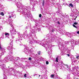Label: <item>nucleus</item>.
Segmentation results:
<instances>
[{"label":"nucleus","instance_id":"obj_1","mask_svg":"<svg viewBox=\"0 0 79 79\" xmlns=\"http://www.w3.org/2000/svg\"><path fill=\"white\" fill-rule=\"evenodd\" d=\"M47 38L48 39L46 41L45 39H44L41 41L37 40L36 43L44 47L46 49V50H48V54H50L49 56H50L52 53V42H56L57 44H60V40H58V38L55 35H53V34H49L47 35Z\"/></svg>","mask_w":79,"mask_h":79},{"label":"nucleus","instance_id":"obj_2","mask_svg":"<svg viewBox=\"0 0 79 79\" xmlns=\"http://www.w3.org/2000/svg\"><path fill=\"white\" fill-rule=\"evenodd\" d=\"M9 1H13V0H9ZM15 2L16 3V5L18 8H19V10L23 15V16L25 18H28L31 19H33V16L31 13L30 11L28 10V7L22 5L21 3L19 2L18 0H15Z\"/></svg>","mask_w":79,"mask_h":79},{"label":"nucleus","instance_id":"obj_3","mask_svg":"<svg viewBox=\"0 0 79 79\" xmlns=\"http://www.w3.org/2000/svg\"><path fill=\"white\" fill-rule=\"evenodd\" d=\"M7 49L8 51H9V60L11 61H13V62H19V60H20V58L19 57H14L13 56H12L13 55V52L12 50L13 49V43L12 42H10V46H9L7 48Z\"/></svg>","mask_w":79,"mask_h":79},{"label":"nucleus","instance_id":"obj_4","mask_svg":"<svg viewBox=\"0 0 79 79\" xmlns=\"http://www.w3.org/2000/svg\"><path fill=\"white\" fill-rule=\"evenodd\" d=\"M37 32L35 31V29H33L32 28H30V36L29 37V43L31 44H33L34 43H37V40H35L33 39L32 38V34H34L35 35V34Z\"/></svg>","mask_w":79,"mask_h":79},{"label":"nucleus","instance_id":"obj_5","mask_svg":"<svg viewBox=\"0 0 79 79\" xmlns=\"http://www.w3.org/2000/svg\"><path fill=\"white\" fill-rule=\"evenodd\" d=\"M69 41H64L63 40H60V44H58L60 45H61V46H62L63 48L61 47H60V50H63V51L64 52H66V51H67L68 50V49L64 48V47H65V46H66V45H68V43H69Z\"/></svg>","mask_w":79,"mask_h":79},{"label":"nucleus","instance_id":"obj_6","mask_svg":"<svg viewBox=\"0 0 79 79\" xmlns=\"http://www.w3.org/2000/svg\"><path fill=\"white\" fill-rule=\"evenodd\" d=\"M9 14V19H10V20L7 19L6 22L9 24H12V22H11V21H13L12 18L15 19V18H16V15L14 14L13 12H10Z\"/></svg>","mask_w":79,"mask_h":79},{"label":"nucleus","instance_id":"obj_7","mask_svg":"<svg viewBox=\"0 0 79 79\" xmlns=\"http://www.w3.org/2000/svg\"><path fill=\"white\" fill-rule=\"evenodd\" d=\"M33 21H35V26L33 27V28L35 29V31H37L38 32H40L41 30V29L40 28H37L38 26H39V21L38 20H35V19H33Z\"/></svg>","mask_w":79,"mask_h":79},{"label":"nucleus","instance_id":"obj_8","mask_svg":"<svg viewBox=\"0 0 79 79\" xmlns=\"http://www.w3.org/2000/svg\"><path fill=\"white\" fill-rule=\"evenodd\" d=\"M10 56H6L5 59L3 60L1 59V56L0 55V64H3V63H6V62H8V58L9 60V58H10Z\"/></svg>","mask_w":79,"mask_h":79},{"label":"nucleus","instance_id":"obj_9","mask_svg":"<svg viewBox=\"0 0 79 79\" xmlns=\"http://www.w3.org/2000/svg\"><path fill=\"white\" fill-rule=\"evenodd\" d=\"M22 37H23V35L22 34H19V35L18 39H17L15 40L16 43L19 44L20 46L22 45L21 43V41L22 40Z\"/></svg>","mask_w":79,"mask_h":79},{"label":"nucleus","instance_id":"obj_10","mask_svg":"<svg viewBox=\"0 0 79 79\" xmlns=\"http://www.w3.org/2000/svg\"><path fill=\"white\" fill-rule=\"evenodd\" d=\"M70 41L71 44V45L73 47L79 44V40L77 41H75L73 40V39H71L70 40Z\"/></svg>","mask_w":79,"mask_h":79},{"label":"nucleus","instance_id":"obj_11","mask_svg":"<svg viewBox=\"0 0 79 79\" xmlns=\"http://www.w3.org/2000/svg\"><path fill=\"white\" fill-rule=\"evenodd\" d=\"M14 66L15 68H19V67H24L23 65L19 62H14Z\"/></svg>","mask_w":79,"mask_h":79},{"label":"nucleus","instance_id":"obj_12","mask_svg":"<svg viewBox=\"0 0 79 79\" xmlns=\"http://www.w3.org/2000/svg\"><path fill=\"white\" fill-rule=\"evenodd\" d=\"M15 71V69L14 68H11L10 69H6V72H7L9 75H10L12 74V73L14 72Z\"/></svg>","mask_w":79,"mask_h":79},{"label":"nucleus","instance_id":"obj_13","mask_svg":"<svg viewBox=\"0 0 79 79\" xmlns=\"http://www.w3.org/2000/svg\"><path fill=\"white\" fill-rule=\"evenodd\" d=\"M0 67H1V68L2 69V70L4 71L3 73V75L4 76H5V73L6 72V69H6V66L5 64H3V63L2 64H0Z\"/></svg>","mask_w":79,"mask_h":79},{"label":"nucleus","instance_id":"obj_14","mask_svg":"<svg viewBox=\"0 0 79 79\" xmlns=\"http://www.w3.org/2000/svg\"><path fill=\"white\" fill-rule=\"evenodd\" d=\"M10 32L11 35H16V29L12 28L10 29Z\"/></svg>","mask_w":79,"mask_h":79},{"label":"nucleus","instance_id":"obj_15","mask_svg":"<svg viewBox=\"0 0 79 79\" xmlns=\"http://www.w3.org/2000/svg\"><path fill=\"white\" fill-rule=\"evenodd\" d=\"M24 52L26 54H27V53H28V51L29 50V48L27 47V46L26 45H24Z\"/></svg>","mask_w":79,"mask_h":79},{"label":"nucleus","instance_id":"obj_16","mask_svg":"<svg viewBox=\"0 0 79 79\" xmlns=\"http://www.w3.org/2000/svg\"><path fill=\"white\" fill-rule=\"evenodd\" d=\"M59 12H57V13L59 16H60V18H62V17H63V16H64V15L63 14V13L60 12H61V10H59Z\"/></svg>","mask_w":79,"mask_h":79},{"label":"nucleus","instance_id":"obj_17","mask_svg":"<svg viewBox=\"0 0 79 79\" xmlns=\"http://www.w3.org/2000/svg\"><path fill=\"white\" fill-rule=\"evenodd\" d=\"M1 44L0 43V50H1V51H2V54L1 55H0L1 57L2 56V55H4V53L5 52V49L4 48H3L2 47H1Z\"/></svg>","mask_w":79,"mask_h":79},{"label":"nucleus","instance_id":"obj_18","mask_svg":"<svg viewBox=\"0 0 79 79\" xmlns=\"http://www.w3.org/2000/svg\"><path fill=\"white\" fill-rule=\"evenodd\" d=\"M48 27L49 29L52 32H53L55 31V28L53 27L52 26H48Z\"/></svg>","mask_w":79,"mask_h":79},{"label":"nucleus","instance_id":"obj_19","mask_svg":"<svg viewBox=\"0 0 79 79\" xmlns=\"http://www.w3.org/2000/svg\"><path fill=\"white\" fill-rule=\"evenodd\" d=\"M73 74L74 76H79V72L76 70L75 71H73Z\"/></svg>","mask_w":79,"mask_h":79},{"label":"nucleus","instance_id":"obj_20","mask_svg":"<svg viewBox=\"0 0 79 79\" xmlns=\"http://www.w3.org/2000/svg\"><path fill=\"white\" fill-rule=\"evenodd\" d=\"M51 5L52 6H53V5H58V6H59L58 8H59V9H60V5L59 4H58L57 3H55V2H51Z\"/></svg>","mask_w":79,"mask_h":79},{"label":"nucleus","instance_id":"obj_21","mask_svg":"<svg viewBox=\"0 0 79 79\" xmlns=\"http://www.w3.org/2000/svg\"><path fill=\"white\" fill-rule=\"evenodd\" d=\"M33 2L32 3H31L32 4L34 5V6H35V5H37V3H38V2L37 1L35 0H33Z\"/></svg>","mask_w":79,"mask_h":79},{"label":"nucleus","instance_id":"obj_22","mask_svg":"<svg viewBox=\"0 0 79 79\" xmlns=\"http://www.w3.org/2000/svg\"><path fill=\"white\" fill-rule=\"evenodd\" d=\"M72 63H76V61H77V60L76 59V58H75L74 57H73V58H72Z\"/></svg>","mask_w":79,"mask_h":79},{"label":"nucleus","instance_id":"obj_23","mask_svg":"<svg viewBox=\"0 0 79 79\" xmlns=\"http://www.w3.org/2000/svg\"><path fill=\"white\" fill-rule=\"evenodd\" d=\"M30 37V35H29V36L27 35H25V34H24V35H23V37H24V39H28V40H29V37Z\"/></svg>","mask_w":79,"mask_h":79},{"label":"nucleus","instance_id":"obj_24","mask_svg":"<svg viewBox=\"0 0 79 79\" xmlns=\"http://www.w3.org/2000/svg\"><path fill=\"white\" fill-rule=\"evenodd\" d=\"M78 70L79 67L77 66L75 69H73V73H74V71H78Z\"/></svg>","mask_w":79,"mask_h":79},{"label":"nucleus","instance_id":"obj_25","mask_svg":"<svg viewBox=\"0 0 79 79\" xmlns=\"http://www.w3.org/2000/svg\"><path fill=\"white\" fill-rule=\"evenodd\" d=\"M36 62V61H35V62H34L33 63V66H36V67H37V66H38L39 64H38V62Z\"/></svg>","mask_w":79,"mask_h":79},{"label":"nucleus","instance_id":"obj_26","mask_svg":"<svg viewBox=\"0 0 79 79\" xmlns=\"http://www.w3.org/2000/svg\"><path fill=\"white\" fill-rule=\"evenodd\" d=\"M60 64V66H63L64 65V64L62 61H61V62L59 63V64Z\"/></svg>","mask_w":79,"mask_h":79},{"label":"nucleus","instance_id":"obj_27","mask_svg":"<svg viewBox=\"0 0 79 79\" xmlns=\"http://www.w3.org/2000/svg\"><path fill=\"white\" fill-rule=\"evenodd\" d=\"M61 55H64V54H65V52L63 50H61Z\"/></svg>","mask_w":79,"mask_h":79},{"label":"nucleus","instance_id":"obj_28","mask_svg":"<svg viewBox=\"0 0 79 79\" xmlns=\"http://www.w3.org/2000/svg\"><path fill=\"white\" fill-rule=\"evenodd\" d=\"M5 35L6 37H7L8 38V36L9 35H10V34L8 33H5Z\"/></svg>","mask_w":79,"mask_h":79},{"label":"nucleus","instance_id":"obj_29","mask_svg":"<svg viewBox=\"0 0 79 79\" xmlns=\"http://www.w3.org/2000/svg\"><path fill=\"white\" fill-rule=\"evenodd\" d=\"M19 77H23V75L22 74V73H20L19 75Z\"/></svg>","mask_w":79,"mask_h":79},{"label":"nucleus","instance_id":"obj_30","mask_svg":"<svg viewBox=\"0 0 79 79\" xmlns=\"http://www.w3.org/2000/svg\"><path fill=\"white\" fill-rule=\"evenodd\" d=\"M65 67L67 68V69H69V66H68V65H65Z\"/></svg>","mask_w":79,"mask_h":79},{"label":"nucleus","instance_id":"obj_31","mask_svg":"<svg viewBox=\"0 0 79 79\" xmlns=\"http://www.w3.org/2000/svg\"><path fill=\"white\" fill-rule=\"evenodd\" d=\"M73 27H75L76 29H77V26H76L74 24H73Z\"/></svg>","mask_w":79,"mask_h":79},{"label":"nucleus","instance_id":"obj_32","mask_svg":"<svg viewBox=\"0 0 79 79\" xmlns=\"http://www.w3.org/2000/svg\"><path fill=\"white\" fill-rule=\"evenodd\" d=\"M64 17L65 18H68V15H64Z\"/></svg>","mask_w":79,"mask_h":79},{"label":"nucleus","instance_id":"obj_33","mask_svg":"<svg viewBox=\"0 0 79 79\" xmlns=\"http://www.w3.org/2000/svg\"><path fill=\"white\" fill-rule=\"evenodd\" d=\"M54 77H55V76L53 74H52L50 76V77H51V78H53Z\"/></svg>","mask_w":79,"mask_h":79},{"label":"nucleus","instance_id":"obj_34","mask_svg":"<svg viewBox=\"0 0 79 79\" xmlns=\"http://www.w3.org/2000/svg\"><path fill=\"white\" fill-rule=\"evenodd\" d=\"M0 15H2V16H4V14L3 12H2L1 13H0Z\"/></svg>","mask_w":79,"mask_h":79},{"label":"nucleus","instance_id":"obj_35","mask_svg":"<svg viewBox=\"0 0 79 79\" xmlns=\"http://www.w3.org/2000/svg\"><path fill=\"white\" fill-rule=\"evenodd\" d=\"M58 57H57L56 58V62H58Z\"/></svg>","mask_w":79,"mask_h":79},{"label":"nucleus","instance_id":"obj_36","mask_svg":"<svg viewBox=\"0 0 79 79\" xmlns=\"http://www.w3.org/2000/svg\"><path fill=\"white\" fill-rule=\"evenodd\" d=\"M67 34L68 35V37H71V33H67Z\"/></svg>","mask_w":79,"mask_h":79},{"label":"nucleus","instance_id":"obj_37","mask_svg":"<svg viewBox=\"0 0 79 79\" xmlns=\"http://www.w3.org/2000/svg\"><path fill=\"white\" fill-rule=\"evenodd\" d=\"M3 8V6H0V10H2Z\"/></svg>","mask_w":79,"mask_h":79},{"label":"nucleus","instance_id":"obj_38","mask_svg":"<svg viewBox=\"0 0 79 79\" xmlns=\"http://www.w3.org/2000/svg\"><path fill=\"white\" fill-rule=\"evenodd\" d=\"M74 25H77V24H78V23H77V22H74L73 23Z\"/></svg>","mask_w":79,"mask_h":79},{"label":"nucleus","instance_id":"obj_39","mask_svg":"<svg viewBox=\"0 0 79 79\" xmlns=\"http://www.w3.org/2000/svg\"><path fill=\"white\" fill-rule=\"evenodd\" d=\"M24 59H25V58H21V59H20V61H23V60H24Z\"/></svg>","mask_w":79,"mask_h":79},{"label":"nucleus","instance_id":"obj_40","mask_svg":"<svg viewBox=\"0 0 79 79\" xmlns=\"http://www.w3.org/2000/svg\"><path fill=\"white\" fill-rule=\"evenodd\" d=\"M41 52L40 51H38L37 52V54H38V55H40V53H41Z\"/></svg>","mask_w":79,"mask_h":79},{"label":"nucleus","instance_id":"obj_41","mask_svg":"<svg viewBox=\"0 0 79 79\" xmlns=\"http://www.w3.org/2000/svg\"><path fill=\"white\" fill-rule=\"evenodd\" d=\"M44 0H43V2H42L43 6H44Z\"/></svg>","mask_w":79,"mask_h":79},{"label":"nucleus","instance_id":"obj_42","mask_svg":"<svg viewBox=\"0 0 79 79\" xmlns=\"http://www.w3.org/2000/svg\"><path fill=\"white\" fill-rule=\"evenodd\" d=\"M69 6L71 7H73V5L72 4V3H70L69 4Z\"/></svg>","mask_w":79,"mask_h":79},{"label":"nucleus","instance_id":"obj_43","mask_svg":"<svg viewBox=\"0 0 79 79\" xmlns=\"http://www.w3.org/2000/svg\"><path fill=\"white\" fill-rule=\"evenodd\" d=\"M3 79H7V78H6V75H5V76H4Z\"/></svg>","mask_w":79,"mask_h":79},{"label":"nucleus","instance_id":"obj_44","mask_svg":"<svg viewBox=\"0 0 79 79\" xmlns=\"http://www.w3.org/2000/svg\"><path fill=\"white\" fill-rule=\"evenodd\" d=\"M32 11H35V8H34V7H32Z\"/></svg>","mask_w":79,"mask_h":79},{"label":"nucleus","instance_id":"obj_45","mask_svg":"<svg viewBox=\"0 0 79 79\" xmlns=\"http://www.w3.org/2000/svg\"><path fill=\"white\" fill-rule=\"evenodd\" d=\"M75 1L76 2H77V3L79 2V0H75Z\"/></svg>","mask_w":79,"mask_h":79},{"label":"nucleus","instance_id":"obj_46","mask_svg":"<svg viewBox=\"0 0 79 79\" xmlns=\"http://www.w3.org/2000/svg\"><path fill=\"white\" fill-rule=\"evenodd\" d=\"M67 79H71V77H69L68 76V77L67 78Z\"/></svg>","mask_w":79,"mask_h":79},{"label":"nucleus","instance_id":"obj_47","mask_svg":"<svg viewBox=\"0 0 79 79\" xmlns=\"http://www.w3.org/2000/svg\"><path fill=\"white\" fill-rule=\"evenodd\" d=\"M29 60H30V61L31 60H32V58L31 57H29L28 59Z\"/></svg>","mask_w":79,"mask_h":79},{"label":"nucleus","instance_id":"obj_48","mask_svg":"<svg viewBox=\"0 0 79 79\" xmlns=\"http://www.w3.org/2000/svg\"><path fill=\"white\" fill-rule=\"evenodd\" d=\"M10 24L11 27L12 28H13V25L12 24Z\"/></svg>","mask_w":79,"mask_h":79},{"label":"nucleus","instance_id":"obj_49","mask_svg":"<svg viewBox=\"0 0 79 79\" xmlns=\"http://www.w3.org/2000/svg\"><path fill=\"white\" fill-rule=\"evenodd\" d=\"M46 64H48V63H49L48 61H46Z\"/></svg>","mask_w":79,"mask_h":79},{"label":"nucleus","instance_id":"obj_50","mask_svg":"<svg viewBox=\"0 0 79 79\" xmlns=\"http://www.w3.org/2000/svg\"><path fill=\"white\" fill-rule=\"evenodd\" d=\"M39 17H40V18H41V17H42V15H41V14H40L39 15Z\"/></svg>","mask_w":79,"mask_h":79},{"label":"nucleus","instance_id":"obj_51","mask_svg":"<svg viewBox=\"0 0 79 79\" xmlns=\"http://www.w3.org/2000/svg\"><path fill=\"white\" fill-rule=\"evenodd\" d=\"M31 3H33V0H29Z\"/></svg>","mask_w":79,"mask_h":79},{"label":"nucleus","instance_id":"obj_52","mask_svg":"<svg viewBox=\"0 0 79 79\" xmlns=\"http://www.w3.org/2000/svg\"><path fill=\"white\" fill-rule=\"evenodd\" d=\"M40 75L37 74V77H40Z\"/></svg>","mask_w":79,"mask_h":79},{"label":"nucleus","instance_id":"obj_53","mask_svg":"<svg viewBox=\"0 0 79 79\" xmlns=\"http://www.w3.org/2000/svg\"><path fill=\"white\" fill-rule=\"evenodd\" d=\"M6 21H5V20H3L2 21V23H5V22H6Z\"/></svg>","mask_w":79,"mask_h":79},{"label":"nucleus","instance_id":"obj_54","mask_svg":"<svg viewBox=\"0 0 79 79\" xmlns=\"http://www.w3.org/2000/svg\"><path fill=\"white\" fill-rule=\"evenodd\" d=\"M63 5H67L66 3L65 2L64 3H63Z\"/></svg>","mask_w":79,"mask_h":79},{"label":"nucleus","instance_id":"obj_55","mask_svg":"<svg viewBox=\"0 0 79 79\" xmlns=\"http://www.w3.org/2000/svg\"><path fill=\"white\" fill-rule=\"evenodd\" d=\"M79 56H76V58H77V59H78V58H79Z\"/></svg>","mask_w":79,"mask_h":79},{"label":"nucleus","instance_id":"obj_56","mask_svg":"<svg viewBox=\"0 0 79 79\" xmlns=\"http://www.w3.org/2000/svg\"><path fill=\"white\" fill-rule=\"evenodd\" d=\"M57 23L58 24H60V22L59 21H58Z\"/></svg>","mask_w":79,"mask_h":79},{"label":"nucleus","instance_id":"obj_57","mask_svg":"<svg viewBox=\"0 0 79 79\" xmlns=\"http://www.w3.org/2000/svg\"><path fill=\"white\" fill-rule=\"evenodd\" d=\"M33 76H37V74L34 73V74L33 75Z\"/></svg>","mask_w":79,"mask_h":79},{"label":"nucleus","instance_id":"obj_58","mask_svg":"<svg viewBox=\"0 0 79 79\" xmlns=\"http://www.w3.org/2000/svg\"><path fill=\"white\" fill-rule=\"evenodd\" d=\"M24 77H26V74H25L24 75Z\"/></svg>","mask_w":79,"mask_h":79},{"label":"nucleus","instance_id":"obj_59","mask_svg":"<svg viewBox=\"0 0 79 79\" xmlns=\"http://www.w3.org/2000/svg\"><path fill=\"white\" fill-rule=\"evenodd\" d=\"M25 29H28V27L27 26L25 27Z\"/></svg>","mask_w":79,"mask_h":79},{"label":"nucleus","instance_id":"obj_60","mask_svg":"<svg viewBox=\"0 0 79 79\" xmlns=\"http://www.w3.org/2000/svg\"><path fill=\"white\" fill-rule=\"evenodd\" d=\"M72 15H73V14L72 13H71L70 14V16H72Z\"/></svg>","mask_w":79,"mask_h":79},{"label":"nucleus","instance_id":"obj_61","mask_svg":"<svg viewBox=\"0 0 79 79\" xmlns=\"http://www.w3.org/2000/svg\"><path fill=\"white\" fill-rule=\"evenodd\" d=\"M38 55L37 54H36V56L37 57H38Z\"/></svg>","mask_w":79,"mask_h":79},{"label":"nucleus","instance_id":"obj_62","mask_svg":"<svg viewBox=\"0 0 79 79\" xmlns=\"http://www.w3.org/2000/svg\"><path fill=\"white\" fill-rule=\"evenodd\" d=\"M63 66H62L61 67V68H60V69H63Z\"/></svg>","mask_w":79,"mask_h":79},{"label":"nucleus","instance_id":"obj_63","mask_svg":"<svg viewBox=\"0 0 79 79\" xmlns=\"http://www.w3.org/2000/svg\"><path fill=\"white\" fill-rule=\"evenodd\" d=\"M62 1H63V2H65V1L66 0H61Z\"/></svg>","mask_w":79,"mask_h":79},{"label":"nucleus","instance_id":"obj_64","mask_svg":"<svg viewBox=\"0 0 79 79\" xmlns=\"http://www.w3.org/2000/svg\"><path fill=\"white\" fill-rule=\"evenodd\" d=\"M77 34H79V31H77Z\"/></svg>","mask_w":79,"mask_h":79}]
</instances>
